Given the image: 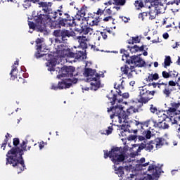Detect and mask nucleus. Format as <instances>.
<instances>
[{"label":"nucleus","mask_w":180,"mask_h":180,"mask_svg":"<svg viewBox=\"0 0 180 180\" xmlns=\"http://www.w3.org/2000/svg\"><path fill=\"white\" fill-rule=\"evenodd\" d=\"M26 141H23L20 143V148L13 147L9 150L6 155V165H12L13 168H16L18 173L21 174L25 169H26V165H25V160H23V151H27L30 150L31 147L26 145Z\"/></svg>","instance_id":"obj_1"},{"label":"nucleus","mask_w":180,"mask_h":180,"mask_svg":"<svg viewBox=\"0 0 180 180\" xmlns=\"http://www.w3.org/2000/svg\"><path fill=\"white\" fill-rule=\"evenodd\" d=\"M39 8H42L44 14H37L34 17L36 23H41L43 25H49V22H51V19H56L58 16V13L53 11L51 2L40 1L38 3Z\"/></svg>","instance_id":"obj_2"},{"label":"nucleus","mask_w":180,"mask_h":180,"mask_svg":"<svg viewBox=\"0 0 180 180\" xmlns=\"http://www.w3.org/2000/svg\"><path fill=\"white\" fill-rule=\"evenodd\" d=\"M57 64L56 59H49L46 63V67H48V71L51 72L53 71H56L58 72L57 78H71L74 77V72H75V68L73 66H63L62 68H54Z\"/></svg>","instance_id":"obj_3"},{"label":"nucleus","mask_w":180,"mask_h":180,"mask_svg":"<svg viewBox=\"0 0 180 180\" xmlns=\"http://www.w3.org/2000/svg\"><path fill=\"white\" fill-rule=\"evenodd\" d=\"M108 113L112 114L110 115V119H115V116L118 117L119 123H122V122H126L127 117L130 116V115H133V113H137L139 112V109L131 106L127 110V112L123 110V107H120L119 105H116L115 107L108 108L107 110Z\"/></svg>","instance_id":"obj_4"},{"label":"nucleus","mask_w":180,"mask_h":180,"mask_svg":"<svg viewBox=\"0 0 180 180\" xmlns=\"http://www.w3.org/2000/svg\"><path fill=\"white\" fill-rule=\"evenodd\" d=\"M70 49L68 47L64 44L58 45V48L56 49V53L59 57L61 58H75L76 60H79L82 56H84V53L82 51H74V49Z\"/></svg>","instance_id":"obj_5"},{"label":"nucleus","mask_w":180,"mask_h":180,"mask_svg":"<svg viewBox=\"0 0 180 180\" xmlns=\"http://www.w3.org/2000/svg\"><path fill=\"white\" fill-rule=\"evenodd\" d=\"M104 151V158H110L112 162L115 165H119L120 162L124 161V154L122 150V147H112L110 151L103 150Z\"/></svg>","instance_id":"obj_6"},{"label":"nucleus","mask_w":180,"mask_h":180,"mask_svg":"<svg viewBox=\"0 0 180 180\" xmlns=\"http://www.w3.org/2000/svg\"><path fill=\"white\" fill-rule=\"evenodd\" d=\"M74 34H75L74 31H70L66 29L56 30L53 32V35L55 37H58L55 39L56 43H67V41H68V39H70V37H74Z\"/></svg>","instance_id":"obj_7"},{"label":"nucleus","mask_w":180,"mask_h":180,"mask_svg":"<svg viewBox=\"0 0 180 180\" xmlns=\"http://www.w3.org/2000/svg\"><path fill=\"white\" fill-rule=\"evenodd\" d=\"M155 95V91H149L145 86H142L140 89L139 93V99L138 100L139 103H141L139 108L146 105V103H148L151 99H153V96Z\"/></svg>","instance_id":"obj_8"},{"label":"nucleus","mask_w":180,"mask_h":180,"mask_svg":"<svg viewBox=\"0 0 180 180\" xmlns=\"http://www.w3.org/2000/svg\"><path fill=\"white\" fill-rule=\"evenodd\" d=\"M77 82L78 79L77 78H73L72 79L70 78L64 79L59 82L58 84H52L51 89L54 91H57V89H67L71 88L73 84H77Z\"/></svg>","instance_id":"obj_9"},{"label":"nucleus","mask_w":180,"mask_h":180,"mask_svg":"<svg viewBox=\"0 0 180 180\" xmlns=\"http://www.w3.org/2000/svg\"><path fill=\"white\" fill-rule=\"evenodd\" d=\"M59 13V19L61 20L63 27L65 26L72 27L75 25V18L71 16L68 13H65L61 10H58Z\"/></svg>","instance_id":"obj_10"},{"label":"nucleus","mask_w":180,"mask_h":180,"mask_svg":"<svg viewBox=\"0 0 180 180\" xmlns=\"http://www.w3.org/2000/svg\"><path fill=\"white\" fill-rule=\"evenodd\" d=\"M172 86H176V82L174 80L163 82L162 94L165 95L166 98H169L171 94H172V91H174V87Z\"/></svg>","instance_id":"obj_11"},{"label":"nucleus","mask_w":180,"mask_h":180,"mask_svg":"<svg viewBox=\"0 0 180 180\" xmlns=\"http://www.w3.org/2000/svg\"><path fill=\"white\" fill-rule=\"evenodd\" d=\"M127 64H134L135 67L141 68L146 65V61L137 56H132L129 60H127Z\"/></svg>","instance_id":"obj_12"},{"label":"nucleus","mask_w":180,"mask_h":180,"mask_svg":"<svg viewBox=\"0 0 180 180\" xmlns=\"http://www.w3.org/2000/svg\"><path fill=\"white\" fill-rule=\"evenodd\" d=\"M148 171L152 174L153 178H160L161 172H164L161 167L154 164H151L148 166Z\"/></svg>","instance_id":"obj_13"},{"label":"nucleus","mask_w":180,"mask_h":180,"mask_svg":"<svg viewBox=\"0 0 180 180\" xmlns=\"http://www.w3.org/2000/svg\"><path fill=\"white\" fill-rule=\"evenodd\" d=\"M91 81L93 82L91 83V89L93 91H98L101 88V75L96 74V77H91Z\"/></svg>","instance_id":"obj_14"},{"label":"nucleus","mask_w":180,"mask_h":180,"mask_svg":"<svg viewBox=\"0 0 180 180\" xmlns=\"http://www.w3.org/2000/svg\"><path fill=\"white\" fill-rule=\"evenodd\" d=\"M152 8L160 15V13H164L165 8L164 5L158 1V0H155L150 3Z\"/></svg>","instance_id":"obj_15"},{"label":"nucleus","mask_w":180,"mask_h":180,"mask_svg":"<svg viewBox=\"0 0 180 180\" xmlns=\"http://www.w3.org/2000/svg\"><path fill=\"white\" fill-rule=\"evenodd\" d=\"M99 16H96L95 14H89L87 19V24L90 26H98V24L99 23Z\"/></svg>","instance_id":"obj_16"},{"label":"nucleus","mask_w":180,"mask_h":180,"mask_svg":"<svg viewBox=\"0 0 180 180\" xmlns=\"http://www.w3.org/2000/svg\"><path fill=\"white\" fill-rule=\"evenodd\" d=\"M16 65H19V60L15 61L13 65L12 66V70L10 72L11 79L12 81H15L16 78H18V67Z\"/></svg>","instance_id":"obj_17"},{"label":"nucleus","mask_w":180,"mask_h":180,"mask_svg":"<svg viewBox=\"0 0 180 180\" xmlns=\"http://www.w3.org/2000/svg\"><path fill=\"white\" fill-rule=\"evenodd\" d=\"M49 25L51 29H61V27H64V25L60 18H58V20H51V21H49Z\"/></svg>","instance_id":"obj_18"},{"label":"nucleus","mask_w":180,"mask_h":180,"mask_svg":"<svg viewBox=\"0 0 180 180\" xmlns=\"http://www.w3.org/2000/svg\"><path fill=\"white\" fill-rule=\"evenodd\" d=\"M77 39L81 49L86 50V49H88V44L86 43L88 41V38L84 36H78Z\"/></svg>","instance_id":"obj_19"},{"label":"nucleus","mask_w":180,"mask_h":180,"mask_svg":"<svg viewBox=\"0 0 180 180\" xmlns=\"http://www.w3.org/2000/svg\"><path fill=\"white\" fill-rule=\"evenodd\" d=\"M152 123L153 124L154 127L158 129H163L164 130H165V129H169V125L164 121L157 122V121L152 120Z\"/></svg>","instance_id":"obj_20"},{"label":"nucleus","mask_w":180,"mask_h":180,"mask_svg":"<svg viewBox=\"0 0 180 180\" xmlns=\"http://www.w3.org/2000/svg\"><path fill=\"white\" fill-rule=\"evenodd\" d=\"M170 105L172 107L169 108L167 110V113H175L176 112L177 109H179L180 108V103L178 102H172L170 103Z\"/></svg>","instance_id":"obj_21"},{"label":"nucleus","mask_w":180,"mask_h":180,"mask_svg":"<svg viewBox=\"0 0 180 180\" xmlns=\"http://www.w3.org/2000/svg\"><path fill=\"white\" fill-rule=\"evenodd\" d=\"M164 141H165L164 138H156L153 140V143L155 144L156 150L161 148V147L164 146Z\"/></svg>","instance_id":"obj_22"},{"label":"nucleus","mask_w":180,"mask_h":180,"mask_svg":"<svg viewBox=\"0 0 180 180\" xmlns=\"http://www.w3.org/2000/svg\"><path fill=\"white\" fill-rule=\"evenodd\" d=\"M96 74H98L96 70L91 68H86L84 70L85 77H91V78H95V77H96Z\"/></svg>","instance_id":"obj_23"},{"label":"nucleus","mask_w":180,"mask_h":180,"mask_svg":"<svg viewBox=\"0 0 180 180\" xmlns=\"http://www.w3.org/2000/svg\"><path fill=\"white\" fill-rule=\"evenodd\" d=\"M160 79V75L158 73H149L146 78L147 82H153V81H158Z\"/></svg>","instance_id":"obj_24"},{"label":"nucleus","mask_w":180,"mask_h":180,"mask_svg":"<svg viewBox=\"0 0 180 180\" xmlns=\"http://www.w3.org/2000/svg\"><path fill=\"white\" fill-rule=\"evenodd\" d=\"M151 122H153V120H146V121L143 122L136 121L135 125L136 126H140V128L143 129V130H144V127H148V126H150V123H151Z\"/></svg>","instance_id":"obj_25"},{"label":"nucleus","mask_w":180,"mask_h":180,"mask_svg":"<svg viewBox=\"0 0 180 180\" xmlns=\"http://www.w3.org/2000/svg\"><path fill=\"white\" fill-rule=\"evenodd\" d=\"M107 98L109 99V101H110V103L112 105H115L116 101L117 100V96L113 94L112 90H111V91L107 95Z\"/></svg>","instance_id":"obj_26"},{"label":"nucleus","mask_w":180,"mask_h":180,"mask_svg":"<svg viewBox=\"0 0 180 180\" xmlns=\"http://www.w3.org/2000/svg\"><path fill=\"white\" fill-rule=\"evenodd\" d=\"M86 12H88V7L86 6H83L81 8L77 11V16H80V18H85V15H86Z\"/></svg>","instance_id":"obj_27"},{"label":"nucleus","mask_w":180,"mask_h":180,"mask_svg":"<svg viewBox=\"0 0 180 180\" xmlns=\"http://www.w3.org/2000/svg\"><path fill=\"white\" fill-rule=\"evenodd\" d=\"M41 43H43V40H41V39L38 38L36 40V44H37V52L38 54H40V53L44 51V48L43 47V45L41 44Z\"/></svg>","instance_id":"obj_28"},{"label":"nucleus","mask_w":180,"mask_h":180,"mask_svg":"<svg viewBox=\"0 0 180 180\" xmlns=\"http://www.w3.org/2000/svg\"><path fill=\"white\" fill-rule=\"evenodd\" d=\"M158 116L160 118V121H162V122H165L167 119H168L169 122H171L172 120L171 118H169V117H168V115L164 113V111H162V112L160 111L158 113Z\"/></svg>","instance_id":"obj_29"},{"label":"nucleus","mask_w":180,"mask_h":180,"mask_svg":"<svg viewBox=\"0 0 180 180\" xmlns=\"http://www.w3.org/2000/svg\"><path fill=\"white\" fill-rule=\"evenodd\" d=\"M134 5L137 11H140V9L144 8V1L143 0H136Z\"/></svg>","instance_id":"obj_30"},{"label":"nucleus","mask_w":180,"mask_h":180,"mask_svg":"<svg viewBox=\"0 0 180 180\" xmlns=\"http://www.w3.org/2000/svg\"><path fill=\"white\" fill-rule=\"evenodd\" d=\"M145 146H146V151L150 152L152 150H154V141H150L148 142L145 141Z\"/></svg>","instance_id":"obj_31"},{"label":"nucleus","mask_w":180,"mask_h":180,"mask_svg":"<svg viewBox=\"0 0 180 180\" xmlns=\"http://www.w3.org/2000/svg\"><path fill=\"white\" fill-rule=\"evenodd\" d=\"M148 86H153V88H159L161 89V86H164V82H161V79L158 81V82H152L148 84Z\"/></svg>","instance_id":"obj_32"},{"label":"nucleus","mask_w":180,"mask_h":180,"mask_svg":"<svg viewBox=\"0 0 180 180\" xmlns=\"http://www.w3.org/2000/svg\"><path fill=\"white\" fill-rule=\"evenodd\" d=\"M120 53L123 54L122 55V61H126V63H127V61L130 60V59L127 58L129 56V52H127V51H126L125 49H122L120 50Z\"/></svg>","instance_id":"obj_33"},{"label":"nucleus","mask_w":180,"mask_h":180,"mask_svg":"<svg viewBox=\"0 0 180 180\" xmlns=\"http://www.w3.org/2000/svg\"><path fill=\"white\" fill-rule=\"evenodd\" d=\"M91 30H92V29L88 27V25H82L80 29V33H82L83 34H88V33L91 32Z\"/></svg>","instance_id":"obj_34"},{"label":"nucleus","mask_w":180,"mask_h":180,"mask_svg":"<svg viewBox=\"0 0 180 180\" xmlns=\"http://www.w3.org/2000/svg\"><path fill=\"white\" fill-rule=\"evenodd\" d=\"M114 169L115 171V174L120 175V176H122L123 174H124V171H123L124 167L122 166L117 167L115 165H114Z\"/></svg>","instance_id":"obj_35"},{"label":"nucleus","mask_w":180,"mask_h":180,"mask_svg":"<svg viewBox=\"0 0 180 180\" xmlns=\"http://www.w3.org/2000/svg\"><path fill=\"white\" fill-rule=\"evenodd\" d=\"M149 16V19L150 20H153L154 19H155V18H157V15H159L158 13L155 11V8L151 9L150 11V12L148 13Z\"/></svg>","instance_id":"obj_36"},{"label":"nucleus","mask_w":180,"mask_h":180,"mask_svg":"<svg viewBox=\"0 0 180 180\" xmlns=\"http://www.w3.org/2000/svg\"><path fill=\"white\" fill-rule=\"evenodd\" d=\"M142 134L144 136L145 139L146 140H150L151 137H153V134L151 133V131L150 130H144L142 131Z\"/></svg>","instance_id":"obj_37"},{"label":"nucleus","mask_w":180,"mask_h":180,"mask_svg":"<svg viewBox=\"0 0 180 180\" xmlns=\"http://www.w3.org/2000/svg\"><path fill=\"white\" fill-rule=\"evenodd\" d=\"M162 77L165 78V79H168V78H171L172 77V71H162Z\"/></svg>","instance_id":"obj_38"},{"label":"nucleus","mask_w":180,"mask_h":180,"mask_svg":"<svg viewBox=\"0 0 180 180\" xmlns=\"http://www.w3.org/2000/svg\"><path fill=\"white\" fill-rule=\"evenodd\" d=\"M36 1L37 0H24V8H25V9H27V8H30V6H32V3L34 4Z\"/></svg>","instance_id":"obj_39"},{"label":"nucleus","mask_w":180,"mask_h":180,"mask_svg":"<svg viewBox=\"0 0 180 180\" xmlns=\"http://www.w3.org/2000/svg\"><path fill=\"white\" fill-rule=\"evenodd\" d=\"M164 64V68H167V67H169V65L172 64V61L171 60V56H166Z\"/></svg>","instance_id":"obj_40"},{"label":"nucleus","mask_w":180,"mask_h":180,"mask_svg":"<svg viewBox=\"0 0 180 180\" xmlns=\"http://www.w3.org/2000/svg\"><path fill=\"white\" fill-rule=\"evenodd\" d=\"M120 70L122 75H127L129 72V70H130V68L127 65H124V66L121 67Z\"/></svg>","instance_id":"obj_41"},{"label":"nucleus","mask_w":180,"mask_h":180,"mask_svg":"<svg viewBox=\"0 0 180 180\" xmlns=\"http://www.w3.org/2000/svg\"><path fill=\"white\" fill-rule=\"evenodd\" d=\"M129 51L133 54V53H139V46L134 45V46H127Z\"/></svg>","instance_id":"obj_42"},{"label":"nucleus","mask_w":180,"mask_h":180,"mask_svg":"<svg viewBox=\"0 0 180 180\" xmlns=\"http://www.w3.org/2000/svg\"><path fill=\"white\" fill-rule=\"evenodd\" d=\"M113 5H117V6H123L126 4V0H112Z\"/></svg>","instance_id":"obj_43"},{"label":"nucleus","mask_w":180,"mask_h":180,"mask_svg":"<svg viewBox=\"0 0 180 180\" xmlns=\"http://www.w3.org/2000/svg\"><path fill=\"white\" fill-rule=\"evenodd\" d=\"M104 13H105V11L101 8H98L96 13H89V15H94V17L98 16V19H99L100 16H102V15H103Z\"/></svg>","instance_id":"obj_44"},{"label":"nucleus","mask_w":180,"mask_h":180,"mask_svg":"<svg viewBox=\"0 0 180 180\" xmlns=\"http://www.w3.org/2000/svg\"><path fill=\"white\" fill-rule=\"evenodd\" d=\"M146 158H141L139 160V165L141 167V168H143V167H147L148 165H150V162H148L146 163Z\"/></svg>","instance_id":"obj_45"},{"label":"nucleus","mask_w":180,"mask_h":180,"mask_svg":"<svg viewBox=\"0 0 180 180\" xmlns=\"http://www.w3.org/2000/svg\"><path fill=\"white\" fill-rule=\"evenodd\" d=\"M141 150H146V141H144L141 144L139 145L138 149H137V153H140Z\"/></svg>","instance_id":"obj_46"},{"label":"nucleus","mask_w":180,"mask_h":180,"mask_svg":"<svg viewBox=\"0 0 180 180\" xmlns=\"http://www.w3.org/2000/svg\"><path fill=\"white\" fill-rule=\"evenodd\" d=\"M147 16H148V13L143 12V13H139V18L141 19V20H144V19H146V18H147Z\"/></svg>","instance_id":"obj_47"},{"label":"nucleus","mask_w":180,"mask_h":180,"mask_svg":"<svg viewBox=\"0 0 180 180\" xmlns=\"http://www.w3.org/2000/svg\"><path fill=\"white\" fill-rule=\"evenodd\" d=\"M112 131H113V126H110L108 127V129L105 130V133H104V134L109 136V134H112Z\"/></svg>","instance_id":"obj_48"},{"label":"nucleus","mask_w":180,"mask_h":180,"mask_svg":"<svg viewBox=\"0 0 180 180\" xmlns=\"http://www.w3.org/2000/svg\"><path fill=\"white\" fill-rule=\"evenodd\" d=\"M20 143V141L19 140V138H14L13 141V144L14 147H18L19 144Z\"/></svg>","instance_id":"obj_49"},{"label":"nucleus","mask_w":180,"mask_h":180,"mask_svg":"<svg viewBox=\"0 0 180 180\" xmlns=\"http://www.w3.org/2000/svg\"><path fill=\"white\" fill-rule=\"evenodd\" d=\"M132 39V41H134V44L136 43H140L141 39H140V37L139 36H136V37H131Z\"/></svg>","instance_id":"obj_50"},{"label":"nucleus","mask_w":180,"mask_h":180,"mask_svg":"<svg viewBox=\"0 0 180 180\" xmlns=\"http://www.w3.org/2000/svg\"><path fill=\"white\" fill-rule=\"evenodd\" d=\"M138 136L136 135H129L128 136V140L131 141H136L137 140Z\"/></svg>","instance_id":"obj_51"},{"label":"nucleus","mask_w":180,"mask_h":180,"mask_svg":"<svg viewBox=\"0 0 180 180\" xmlns=\"http://www.w3.org/2000/svg\"><path fill=\"white\" fill-rule=\"evenodd\" d=\"M104 22H110L113 20V18L111 15L107 16L103 18V20Z\"/></svg>","instance_id":"obj_52"},{"label":"nucleus","mask_w":180,"mask_h":180,"mask_svg":"<svg viewBox=\"0 0 180 180\" xmlns=\"http://www.w3.org/2000/svg\"><path fill=\"white\" fill-rule=\"evenodd\" d=\"M28 26L30 29H36V26L34 25V22L32 21H28Z\"/></svg>","instance_id":"obj_53"},{"label":"nucleus","mask_w":180,"mask_h":180,"mask_svg":"<svg viewBox=\"0 0 180 180\" xmlns=\"http://www.w3.org/2000/svg\"><path fill=\"white\" fill-rule=\"evenodd\" d=\"M47 143H44V141H41L39 143V150H42V148H44V146H46Z\"/></svg>","instance_id":"obj_54"},{"label":"nucleus","mask_w":180,"mask_h":180,"mask_svg":"<svg viewBox=\"0 0 180 180\" xmlns=\"http://www.w3.org/2000/svg\"><path fill=\"white\" fill-rule=\"evenodd\" d=\"M150 110L152 113H155L157 112V108L154 107L153 104L150 105Z\"/></svg>","instance_id":"obj_55"},{"label":"nucleus","mask_w":180,"mask_h":180,"mask_svg":"<svg viewBox=\"0 0 180 180\" xmlns=\"http://www.w3.org/2000/svg\"><path fill=\"white\" fill-rule=\"evenodd\" d=\"M129 129V124H122L121 126V130H123L124 131H127V129Z\"/></svg>","instance_id":"obj_56"},{"label":"nucleus","mask_w":180,"mask_h":180,"mask_svg":"<svg viewBox=\"0 0 180 180\" xmlns=\"http://www.w3.org/2000/svg\"><path fill=\"white\" fill-rule=\"evenodd\" d=\"M101 34L104 40H106V39H108V34H106V32H101Z\"/></svg>","instance_id":"obj_57"},{"label":"nucleus","mask_w":180,"mask_h":180,"mask_svg":"<svg viewBox=\"0 0 180 180\" xmlns=\"http://www.w3.org/2000/svg\"><path fill=\"white\" fill-rule=\"evenodd\" d=\"M137 139L138 140H139V141H147V139H146V137L143 136H138Z\"/></svg>","instance_id":"obj_58"},{"label":"nucleus","mask_w":180,"mask_h":180,"mask_svg":"<svg viewBox=\"0 0 180 180\" xmlns=\"http://www.w3.org/2000/svg\"><path fill=\"white\" fill-rule=\"evenodd\" d=\"M104 5L105 6H110V5H113V0H108V1L104 3Z\"/></svg>","instance_id":"obj_59"},{"label":"nucleus","mask_w":180,"mask_h":180,"mask_svg":"<svg viewBox=\"0 0 180 180\" xmlns=\"http://www.w3.org/2000/svg\"><path fill=\"white\" fill-rule=\"evenodd\" d=\"M179 75V73L175 71V70H173L172 72V77H174V78H176V77H178Z\"/></svg>","instance_id":"obj_60"},{"label":"nucleus","mask_w":180,"mask_h":180,"mask_svg":"<svg viewBox=\"0 0 180 180\" xmlns=\"http://www.w3.org/2000/svg\"><path fill=\"white\" fill-rule=\"evenodd\" d=\"M133 72H128V73H127V75H127V78L129 79H130V78H132L133 77V73H132Z\"/></svg>","instance_id":"obj_61"},{"label":"nucleus","mask_w":180,"mask_h":180,"mask_svg":"<svg viewBox=\"0 0 180 180\" xmlns=\"http://www.w3.org/2000/svg\"><path fill=\"white\" fill-rule=\"evenodd\" d=\"M122 96V98H124V99H127V98H129V96H130V95L129 94V93H123Z\"/></svg>","instance_id":"obj_62"},{"label":"nucleus","mask_w":180,"mask_h":180,"mask_svg":"<svg viewBox=\"0 0 180 180\" xmlns=\"http://www.w3.org/2000/svg\"><path fill=\"white\" fill-rule=\"evenodd\" d=\"M104 12L107 13V15H112V11L110 10V8H108L105 11L104 10Z\"/></svg>","instance_id":"obj_63"},{"label":"nucleus","mask_w":180,"mask_h":180,"mask_svg":"<svg viewBox=\"0 0 180 180\" xmlns=\"http://www.w3.org/2000/svg\"><path fill=\"white\" fill-rule=\"evenodd\" d=\"M168 37H169V34L167 32L163 34V39H167Z\"/></svg>","instance_id":"obj_64"}]
</instances>
